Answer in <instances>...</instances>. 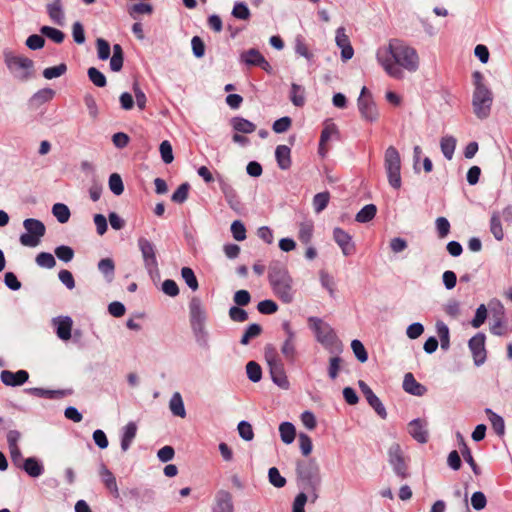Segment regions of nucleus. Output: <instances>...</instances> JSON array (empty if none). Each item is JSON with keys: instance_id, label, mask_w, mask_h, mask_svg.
Masks as SVG:
<instances>
[{"instance_id": "nucleus-58", "label": "nucleus", "mask_w": 512, "mask_h": 512, "mask_svg": "<svg viewBox=\"0 0 512 512\" xmlns=\"http://www.w3.org/2000/svg\"><path fill=\"white\" fill-rule=\"evenodd\" d=\"M89 80L97 87H104L107 83L105 75L95 67L88 69Z\"/></svg>"}, {"instance_id": "nucleus-29", "label": "nucleus", "mask_w": 512, "mask_h": 512, "mask_svg": "<svg viewBox=\"0 0 512 512\" xmlns=\"http://www.w3.org/2000/svg\"><path fill=\"white\" fill-rule=\"evenodd\" d=\"M497 304L499 306V313L497 316H494L493 323L490 326V332L496 336H504L508 333V329L503 323L505 311L503 305L499 301Z\"/></svg>"}, {"instance_id": "nucleus-4", "label": "nucleus", "mask_w": 512, "mask_h": 512, "mask_svg": "<svg viewBox=\"0 0 512 512\" xmlns=\"http://www.w3.org/2000/svg\"><path fill=\"white\" fill-rule=\"evenodd\" d=\"M4 62L14 79L26 82L33 77L34 62L30 58L4 51Z\"/></svg>"}, {"instance_id": "nucleus-32", "label": "nucleus", "mask_w": 512, "mask_h": 512, "mask_svg": "<svg viewBox=\"0 0 512 512\" xmlns=\"http://www.w3.org/2000/svg\"><path fill=\"white\" fill-rule=\"evenodd\" d=\"M240 59L248 66H260L264 56L255 48H251L240 55Z\"/></svg>"}, {"instance_id": "nucleus-63", "label": "nucleus", "mask_w": 512, "mask_h": 512, "mask_svg": "<svg viewBox=\"0 0 512 512\" xmlns=\"http://www.w3.org/2000/svg\"><path fill=\"white\" fill-rule=\"evenodd\" d=\"M159 150L162 161L165 164H170L174 160L172 145L168 140H164L161 142Z\"/></svg>"}, {"instance_id": "nucleus-47", "label": "nucleus", "mask_w": 512, "mask_h": 512, "mask_svg": "<svg viewBox=\"0 0 512 512\" xmlns=\"http://www.w3.org/2000/svg\"><path fill=\"white\" fill-rule=\"evenodd\" d=\"M262 332V327L259 324H250L242 335L240 343L242 345H248L251 339L258 337Z\"/></svg>"}, {"instance_id": "nucleus-18", "label": "nucleus", "mask_w": 512, "mask_h": 512, "mask_svg": "<svg viewBox=\"0 0 512 512\" xmlns=\"http://www.w3.org/2000/svg\"><path fill=\"white\" fill-rule=\"evenodd\" d=\"M0 378L6 386L15 387L24 384L28 380L29 374L26 370H18L17 372L3 370Z\"/></svg>"}, {"instance_id": "nucleus-17", "label": "nucleus", "mask_w": 512, "mask_h": 512, "mask_svg": "<svg viewBox=\"0 0 512 512\" xmlns=\"http://www.w3.org/2000/svg\"><path fill=\"white\" fill-rule=\"evenodd\" d=\"M428 422L425 419H414L408 424V433L417 442L424 444L428 441Z\"/></svg>"}, {"instance_id": "nucleus-42", "label": "nucleus", "mask_w": 512, "mask_h": 512, "mask_svg": "<svg viewBox=\"0 0 512 512\" xmlns=\"http://www.w3.org/2000/svg\"><path fill=\"white\" fill-rule=\"evenodd\" d=\"M377 213V207L374 204L365 205L355 216L358 223H367L371 221Z\"/></svg>"}, {"instance_id": "nucleus-59", "label": "nucleus", "mask_w": 512, "mask_h": 512, "mask_svg": "<svg viewBox=\"0 0 512 512\" xmlns=\"http://www.w3.org/2000/svg\"><path fill=\"white\" fill-rule=\"evenodd\" d=\"M232 16L240 20H248L251 16V13L245 3L236 2L232 9Z\"/></svg>"}, {"instance_id": "nucleus-38", "label": "nucleus", "mask_w": 512, "mask_h": 512, "mask_svg": "<svg viewBox=\"0 0 512 512\" xmlns=\"http://www.w3.org/2000/svg\"><path fill=\"white\" fill-rule=\"evenodd\" d=\"M124 53L120 44L113 45V55L110 59V69L119 72L123 67Z\"/></svg>"}, {"instance_id": "nucleus-5", "label": "nucleus", "mask_w": 512, "mask_h": 512, "mask_svg": "<svg viewBox=\"0 0 512 512\" xmlns=\"http://www.w3.org/2000/svg\"><path fill=\"white\" fill-rule=\"evenodd\" d=\"M309 323L316 334L317 341L330 353L336 354L342 351V343L329 324L317 317H310Z\"/></svg>"}, {"instance_id": "nucleus-46", "label": "nucleus", "mask_w": 512, "mask_h": 512, "mask_svg": "<svg viewBox=\"0 0 512 512\" xmlns=\"http://www.w3.org/2000/svg\"><path fill=\"white\" fill-rule=\"evenodd\" d=\"M52 214L61 224L68 222L71 215L68 206L63 203L54 204L52 207Z\"/></svg>"}, {"instance_id": "nucleus-37", "label": "nucleus", "mask_w": 512, "mask_h": 512, "mask_svg": "<svg viewBox=\"0 0 512 512\" xmlns=\"http://www.w3.org/2000/svg\"><path fill=\"white\" fill-rule=\"evenodd\" d=\"M338 133V129L334 123L326 124L323 128L320 136V143H319V154L322 156H325L326 149L324 148L325 143L331 138L332 135H335Z\"/></svg>"}, {"instance_id": "nucleus-10", "label": "nucleus", "mask_w": 512, "mask_h": 512, "mask_svg": "<svg viewBox=\"0 0 512 512\" xmlns=\"http://www.w3.org/2000/svg\"><path fill=\"white\" fill-rule=\"evenodd\" d=\"M359 113L363 120L376 122L379 119V111L373 100L371 92L364 86L357 99Z\"/></svg>"}, {"instance_id": "nucleus-61", "label": "nucleus", "mask_w": 512, "mask_h": 512, "mask_svg": "<svg viewBox=\"0 0 512 512\" xmlns=\"http://www.w3.org/2000/svg\"><path fill=\"white\" fill-rule=\"evenodd\" d=\"M313 235V225L311 223H301L299 227L298 238L303 244H309Z\"/></svg>"}, {"instance_id": "nucleus-2", "label": "nucleus", "mask_w": 512, "mask_h": 512, "mask_svg": "<svg viewBox=\"0 0 512 512\" xmlns=\"http://www.w3.org/2000/svg\"><path fill=\"white\" fill-rule=\"evenodd\" d=\"M268 280L274 295L283 303H292L296 290L287 268L278 263L269 266Z\"/></svg>"}, {"instance_id": "nucleus-31", "label": "nucleus", "mask_w": 512, "mask_h": 512, "mask_svg": "<svg viewBox=\"0 0 512 512\" xmlns=\"http://www.w3.org/2000/svg\"><path fill=\"white\" fill-rule=\"evenodd\" d=\"M457 140L454 136L446 135L443 136L440 140V148L444 157L447 160H451L453 158L455 149H456Z\"/></svg>"}, {"instance_id": "nucleus-51", "label": "nucleus", "mask_w": 512, "mask_h": 512, "mask_svg": "<svg viewBox=\"0 0 512 512\" xmlns=\"http://www.w3.org/2000/svg\"><path fill=\"white\" fill-rule=\"evenodd\" d=\"M342 364L343 359L338 355L329 359L328 376L331 380H335L338 377Z\"/></svg>"}, {"instance_id": "nucleus-12", "label": "nucleus", "mask_w": 512, "mask_h": 512, "mask_svg": "<svg viewBox=\"0 0 512 512\" xmlns=\"http://www.w3.org/2000/svg\"><path fill=\"white\" fill-rule=\"evenodd\" d=\"M388 460L397 476L402 479L409 476L407 464L399 444L394 443L389 447Z\"/></svg>"}, {"instance_id": "nucleus-20", "label": "nucleus", "mask_w": 512, "mask_h": 512, "mask_svg": "<svg viewBox=\"0 0 512 512\" xmlns=\"http://www.w3.org/2000/svg\"><path fill=\"white\" fill-rule=\"evenodd\" d=\"M52 322L56 327V334L61 340L67 341L71 338L73 321L69 316L53 318Z\"/></svg>"}, {"instance_id": "nucleus-26", "label": "nucleus", "mask_w": 512, "mask_h": 512, "mask_svg": "<svg viewBox=\"0 0 512 512\" xmlns=\"http://www.w3.org/2000/svg\"><path fill=\"white\" fill-rule=\"evenodd\" d=\"M275 157L280 169L287 170L291 167V150L287 145H278L275 150Z\"/></svg>"}, {"instance_id": "nucleus-30", "label": "nucleus", "mask_w": 512, "mask_h": 512, "mask_svg": "<svg viewBox=\"0 0 512 512\" xmlns=\"http://www.w3.org/2000/svg\"><path fill=\"white\" fill-rule=\"evenodd\" d=\"M169 409L174 416L185 418L186 410L184 406V402L182 396L179 392H175L170 401H169Z\"/></svg>"}, {"instance_id": "nucleus-22", "label": "nucleus", "mask_w": 512, "mask_h": 512, "mask_svg": "<svg viewBox=\"0 0 512 512\" xmlns=\"http://www.w3.org/2000/svg\"><path fill=\"white\" fill-rule=\"evenodd\" d=\"M272 381L280 388L287 390L290 386L289 380L286 376L283 362L280 364H274L269 367Z\"/></svg>"}, {"instance_id": "nucleus-54", "label": "nucleus", "mask_w": 512, "mask_h": 512, "mask_svg": "<svg viewBox=\"0 0 512 512\" xmlns=\"http://www.w3.org/2000/svg\"><path fill=\"white\" fill-rule=\"evenodd\" d=\"M189 190H190L189 183H187V182L182 183L176 189V191L172 194L171 200L173 202L179 203V204L184 203L188 198Z\"/></svg>"}, {"instance_id": "nucleus-40", "label": "nucleus", "mask_w": 512, "mask_h": 512, "mask_svg": "<svg viewBox=\"0 0 512 512\" xmlns=\"http://www.w3.org/2000/svg\"><path fill=\"white\" fill-rule=\"evenodd\" d=\"M98 270L104 275L108 282L114 278L115 264L111 258H103L98 262Z\"/></svg>"}, {"instance_id": "nucleus-9", "label": "nucleus", "mask_w": 512, "mask_h": 512, "mask_svg": "<svg viewBox=\"0 0 512 512\" xmlns=\"http://www.w3.org/2000/svg\"><path fill=\"white\" fill-rule=\"evenodd\" d=\"M493 103V93L490 89H479L473 92L472 107L476 117L484 120L489 117Z\"/></svg>"}, {"instance_id": "nucleus-60", "label": "nucleus", "mask_w": 512, "mask_h": 512, "mask_svg": "<svg viewBox=\"0 0 512 512\" xmlns=\"http://www.w3.org/2000/svg\"><path fill=\"white\" fill-rule=\"evenodd\" d=\"M269 482L276 488H282L286 485V479L280 475L276 467H271L268 471Z\"/></svg>"}, {"instance_id": "nucleus-14", "label": "nucleus", "mask_w": 512, "mask_h": 512, "mask_svg": "<svg viewBox=\"0 0 512 512\" xmlns=\"http://www.w3.org/2000/svg\"><path fill=\"white\" fill-rule=\"evenodd\" d=\"M485 335L477 333L468 342L476 366L482 365L486 360Z\"/></svg>"}, {"instance_id": "nucleus-36", "label": "nucleus", "mask_w": 512, "mask_h": 512, "mask_svg": "<svg viewBox=\"0 0 512 512\" xmlns=\"http://www.w3.org/2000/svg\"><path fill=\"white\" fill-rule=\"evenodd\" d=\"M22 467L29 476L34 478L42 475L44 471L42 464L33 457L25 459Z\"/></svg>"}, {"instance_id": "nucleus-3", "label": "nucleus", "mask_w": 512, "mask_h": 512, "mask_svg": "<svg viewBox=\"0 0 512 512\" xmlns=\"http://www.w3.org/2000/svg\"><path fill=\"white\" fill-rule=\"evenodd\" d=\"M190 325L197 344L202 348L209 347V334L206 329L207 314L202 301L193 297L189 302Z\"/></svg>"}, {"instance_id": "nucleus-57", "label": "nucleus", "mask_w": 512, "mask_h": 512, "mask_svg": "<svg viewBox=\"0 0 512 512\" xmlns=\"http://www.w3.org/2000/svg\"><path fill=\"white\" fill-rule=\"evenodd\" d=\"M67 71V66L65 63H61L57 66L48 67L43 70V76L44 78L50 80L53 78H58L62 75H64Z\"/></svg>"}, {"instance_id": "nucleus-24", "label": "nucleus", "mask_w": 512, "mask_h": 512, "mask_svg": "<svg viewBox=\"0 0 512 512\" xmlns=\"http://www.w3.org/2000/svg\"><path fill=\"white\" fill-rule=\"evenodd\" d=\"M46 10L52 22L57 25H63L65 16L61 0H52L47 3Z\"/></svg>"}, {"instance_id": "nucleus-35", "label": "nucleus", "mask_w": 512, "mask_h": 512, "mask_svg": "<svg viewBox=\"0 0 512 512\" xmlns=\"http://www.w3.org/2000/svg\"><path fill=\"white\" fill-rule=\"evenodd\" d=\"M231 123L233 129L239 133L250 134L256 130L254 123L242 117H234Z\"/></svg>"}, {"instance_id": "nucleus-15", "label": "nucleus", "mask_w": 512, "mask_h": 512, "mask_svg": "<svg viewBox=\"0 0 512 512\" xmlns=\"http://www.w3.org/2000/svg\"><path fill=\"white\" fill-rule=\"evenodd\" d=\"M333 239L341 248L344 256L353 255L356 251L355 244L352 241V236L344 231L342 228L336 227L333 230Z\"/></svg>"}, {"instance_id": "nucleus-8", "label": "nucleus", "mask_w": 512, "mask_h": 512, "mask_svg": "<svg viewBox=\"0 0 512 512\" xmlns=\"http://www.w3.org/2000/svg\"><path fill=\"white\" fill-rule=\"evenodd\" d=\"M296 473L298 481L305 487L314 489L320 483V470L314 459L298 461Z\"/></svg>"}, {"instance_id": "nucleus-27", "label": "nucleus", "mask_w": 512, "mask_h": 512, "mask_svg": "<svg viewBox=\"0 0 512 512\" xmlns=\"http://www.w3.org/2000/svg\"><path fill=\"white\" fill-rule=\"evenodd\" d=\"M219 187L223 193L228 205L232 209H236L239 205V200L235 189L222 178L219 179Z\"/></svg>"}, {"instance_id": "nucleus-44", "label": "nucleus", "mask_w": 512, "mask_h": 512, "mask_svg": "<svg viewBox=\"0 0 512 512\" xmlns=\"http://www.w3.org/2000/svg\"><path fill=\"white\" fill-rule=\"evenodd\" d=\"M436 332L438 337L440 338L441 348L447 350L450 346V336H449V328L448 326L442 322L438 321L436 323Z\"/></svg>"}, {"instance_id": "nucleus-39", "label": "nucleus", "mask_w": 512, "mask_h": 512, "mask_svg": "<svg viewBox=\"0 0 512 512\" xmlns=\"http://www.w3.org/2000/svg\"><path fill=\"white\" fill-rule=\"evenodd\" d=\"M30 394L40 397V398H47V399H58L65 396V392L62 390H49L44 388H30L27 390Z\"/></svg>"}, {"instance_id": "nucleus-6", "label": "nucleus", "mask_w": 512, "mask_h": 512, "mask_svg": "<svg viewBox=\"0 0 512 512\" xmlns=\"http://www.w3.org/2000/svg\"><path fill=\"white\" fill-rule=\"evenodd\" d=\"M384 168L387 174L388 183L393 189H400L401 180V158L394 146H389L384 154Z\"/></svg>"}, {"instance_id": "nucleus-33", "label": "nucleus", "mask_w": 512, "mask_h": 512, "mask_svg": "<svg viewBox=\"0 0 512 512\" xmlns=\"http://www.w3.org/2000/svg\"><path fill=\"white\" fill-rule=\"evenodd\" d=\"M289 98L294 106L303 107L306 102L305 88L296 83H292Z\"/></svg>"}, {"instance_id": "nucleus-49", "label": "nucleus", "mask_w": 512, "mask_h": 512, "mask_svg": "<svg viewBox=\"0 0 512 512\" xmlns=\"http://www.w3.org/2000/svg\"><path fill=\"white\" fill-rule=\"evenodd\" d=\"M181 276L187 286L192 290L196 291L199 287L198 280L195 276L194 271L190 267H183L181 269Z\"/></svg>"}, {"instance_id": "nucleus-23", "label": "nucleus", "mask_w": 512, "mask_h": 512, "mask_svg": "<svg viewBox=\"0 0 512 512\" xmlns=\"http://www.w3.org/2000/svg\"><path fill=\"white\" fill-rule=\"evenodd\" d=\"M403 389L415 396H422L426 393L427 389L421 383H419L413 376L412 373H407L403 380Z\"/></svg>"}, {"instance_id": "nucleus-52", "label": "nucleus", "mask_w": 512, "mask_h": 512, "mask_svg": "<svg viewBox=\"0 0 512 512\" xmlns=\"http://www.w3.org/2000/svg\"><path fill=\"white\" fill-rule=\"evenodd\" d=\"M153 7L148 3H137L128 8V13L133 19H137L138 14H151Z\"/></svg>"}, {"instance_id": "nucleus-62", "label": "nucleus", "mask_w": 512, "mask_h": 512, "mask_svg": "<svg viewBox=\"0 0 512 512\" xmlns=\"http://www.w3.org/2000/svg\"><path fill=\"white\" fill-rule=\"evenodd\" d=\"M97 55L100 60H107L110 57L111 47L108 41L98 38L96 41Z\"/></svg>"}, {"instance_id": "nucleus-56", "label": "nucleus", "mask_w": 512, "mask_h": 512, "mask_svg": "<svg viewBox=\"0 0 512 512\" xmlns=\"http://www.w3.org/2000/svg\"><path fill=\"white\" fill-rule=\"evenodd\" d=\"M38 266L52 269L56 265V260L51 253L41 252L36 256L35 259Z\"/></svg>"}, {"instance_id": "nucleus-41", "label": "nucleus", "mask_w": 512, "mask_h": 512, "mask_svg": "<svg viewBox=\"0 0 512 512\" xmlns=\"http://www.w3.org/2000/svg\"><path fill=\"white\" fill-rule=\"evenodd\" d=\"M281 440L285 444H291L296 436V430L292 423L282 422L279 426Z\"/></svg>"}, {"instance_id": "nucleus-50", "label": "nucleus", "mask_w": 512, "mask_h": 512, "mask_svg": "<svg viewBox=\"0 0 512 512\" xmlns=\"http://www.w3.org/2000/svg\"><path fill=\"white\" fill-rule=\"evenodd\" d=\"M55 96V91L51 88H43L38 90L33 96L32 101L37 103L38 105H42L46 102H49Z\"/></svg>"}, {"instance_id": "nucleus-7", "label": "nucleus", "mask_w": 512, "mask_h": 512, "mask_svg": "<svg viewBox=\"0 0 512 512\" xmlns=\"http://www.w3.org/2000/svg\"><path fill=\"white\" fill-rule=\"evenodd\" d=\"M25 233L20 235L19 241L25 247H36L40 244L46 233L44 223L35 218H27L23 221Z\"/></svg>"}, {"instance_id": "nucleus-25", "label": "nucleus", "mask_w": 512, "mask_h": 512, "mask_svg": "<svg viewBox=\"0 0 512 512\" xmlns=\"http://www.w3.org/2000/svg\"><path fill=\"white\" fill-rule=\"evenodd\" d=\"M502 221L503 219L500 216L499 210H494L491 213L489 221V230L497 241H502L505 236Z\"/></svg>"}, {"instance_id": "nucleus-11", "label": "nucleus", "mask_w": 512, "mask_h": 512, "mask_svg": "<svg viewBox=\"0 0 512 512\" xmlns=\"http://www.w3.org/2000/svg\"><path fill=\"white\" fill-rule=\"evenodd\" d=\"M138 248L141 252L145 269L149 273L158 270V261L156 255V246L145 237L138 238Z\"/></svg>"}, {"instance_id": "nucleus-28", "label": "nucleus", "mask_w": 512, "mask_h": 512, "mask_svg": "<svg viewBox=\"0 0 512 512\" xmlns=\"http://www.w3.org/2000/svg\"><path fill=\"white\" fill-rule=\"evenodd\" d=\"M136 433L137 425L135 422H129L125 425L121 436V449L123 452H126L130 448Z\"/></svg>"}, {"instance_id": "nucleus-43", "label": "nucleus", "mask_w": 512, "mask_h": 512, "mask_svg": "<svg viewBox=\"0 0 512 512\" xmlns=\"http://www.w3.org/2000/svg\"><path fill=\"white\" fill-rule=\"evenodd\" d=\"M461 454H462L464 460L471 467L473 473L475 475H479L481 473L480 468L476 464V462H475V460H474V458L472 456L471 450L468 447V445L466 444L464 438H461Z\"/></svg>"}, {"instance_id": "nucleus-64", "label": "nucleus", "mask_w": 512, "mask_h": 512, "mask_svg": "<svg viewBox=\"0 0 512 512\" xmlns=\"http://www.w3.org/2000/svg\"><path fill=\"white\" fill-rule=\"evenodd\" d=\"M487 505V498L481 491H476L471 496V506L476 511L483 510Z\"/></svg>"}, {"instance_id": "nucleus-21", "label": "nucleus", "mask_w": 512, "mask_h": 512, "mask_svg": "<svg viewBox=\"0 0 512 512\" xmlns=\"http://www.w3.org/2000/svg\"><path fill=\"white\" fill-rule=\"evenodd\" d=\"M99 475L105 487L110 491V493L118 498L119 497V489L117 485V481L113 473L107 468L105 464H101L99 467Z\"/></svg>"}, {"instance_id": "nucleus-34", "label": "nucleus", "mask_w": 512, "mask_h": 512, "mask_svg": "<svg viewBox=\"0 0 512 512\" xmlns=\"http://www.w3.org/2000/svg\"><path fill=\"white\" fill-rule=\"evenodd\" d=\"M485 413L488 416V419H489L495 433L498 436H503L505 434L504 419L500 415L493 412L490 408H486Z\"/></svg>"}, {"instance_id": "nucleus-16", "label": "nucleus", "mask_w": 512, "mask_h": 512, "mask_svg": "<svg viewBox=\"0 0 512 512\" xmlns=\"http://www.w3.org/2000/svg\"><path fill=\"white\" fill-rule=\"evenodd\" d=\"M359 388L363 395L365 396L369 405L375 410V412L382 418L386 419L387 412L386 409L381 402V400L374 394L372 389L362 380L358 382Z\"/></svg>"}, {"instance_id": "nucleus-13", "label": "nucleus", "mask_w": 512, "mask_h": 512, "mask_svg": "<svg viewBox=\"0 0 512 512\" xmlns=\"http://www.w3.org/2000/svg\"><path fill=\"white\" fill-rule=\"evenodd\" d=\"M282 328L286 334V339L281 346V353L289 363H294L297 357L296 333L292 330L288 321L282 324Z\"/></svg>"}, {"instance_id": "nucleus-1", "label": "nucleus", "mask_w": 512, "mask_h": 512, "mask_svg": "<svg viewBox=\"0 0 512 512\" xmlns=\"http://www.w3.org/2000/svg\"><path fill=\"white\" fill-rule=\"evenodd\" d=\"M376 58L384 71L395 79H402V69L415 72L419 67L417 51L398 39H392L387 46L377 49Z\"/></svg>"}, {"instance_id": "nucleus-53", "label": "nucleus", "mask_w": 512, "mask_h": 512, "mask_svg": "<svg viewBox=\"0 0 512 512\" xmlns=\"http://www.w3.org/2000/svg\"><path fill=\"white\" fill-rule=\"evenodd\" d=\"M109 189L111 192L117 196L121 195L124 191V185L122 178L117 173H112L109 177Z\"/></svg>"}, {"instance_id": "nucleus-45", "label": "nucleus", "mask_w": 512, "mask_h": 512, "mask_svg": "<svg viewBox=\"0 0 512 512\" xmlns=\"http://www.w3.org/2000/svg\"><path fill=\"white\" fill-rule=\"evenodd\" d=\"M40 32L42 35L46 36L57 44L62 43L65 38V34L61 30L50 26H42L40 28Z\"/></svg>"}, {"instance_id": "nucleus-19", "label": "nucleus", "mask_w": 512, "mask_h": 512, "mask_svg": "<svg viewBox=\"0 0 512 512\" xmlns=\"http://www.w3.org/2000/svg\"><path fill=\"white\" fill-rule=\"evenodd\" d=\"M213 512H234L232 495L226 490H219L215 495Z\"/></svg>"}, {"instance_id": "nucleus-48", "label": "nucleus", "mask_w": 512, "mask_h": 512, "mask_svg": "<svg viewBox=\"0 0 512 512\" xmlns=\"http://www.w3.org/2000/svg\"><path fill=\"white\" fill-rule=\"evenodd\" d=\"M246 373L250 381L257 383L262 378V369L255 361H249L246 364Z\"/></svg>"}, {"instance_id": "nucleus-55", "label": "nucleus", "mask_w": 512, "mask_h": 512, "mask_svg": "<svg viewBox=\"0 0 512 512\" xmlns=\"http://www.w3.org/2000/svg\"><path fill=\"white\" fill-rule=\"evenodd\" d=\"M330 195L328 192L317 193L313 198V207L316 213L322 212L328 205Z\"/></svg>"}]
</instances>
